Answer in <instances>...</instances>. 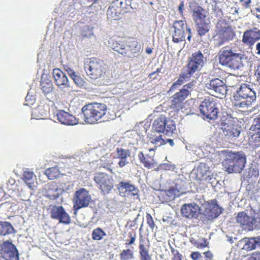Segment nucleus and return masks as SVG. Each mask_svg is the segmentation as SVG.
Returning <instances> with one entry per match:
<instances>
[{"mask_svg": "<svg viewBox=\"0 0 260 260\" xmlns=\"http://www.w3.org/2000/svg\"><path fill=\"white\" fill-rule=\"evenodd\" d=\"M109 45L113 50L128 58L138 57L141 49V44L137 39L134 38L126 40H116L111 38Z\"/></svg>", "mask_w": 260, "mask_h": 260, "instance_id": "obj_1", "label": "nucleus"}, {"mask_svg": "<svg viewBox=\"0 0 260 260\" xmlns=\"http://www.w3.org/2000/svg\"><path fill=\"white\" fill-rule=\"evenodd\" d=\"M107 112V106L102 103H90L84 106L82 108L84 121L89 124L98 123L106 120Z\"/></svg>", "mask_w": 260, "mask_h": 260, "instance_id": "obj_2", "label": "nucleus"}, {"mask_svg": "<svg viewBox=\"0 0 260 260\" xmlns=\"http://www.w3.org/2000/svg\"><path fill=\"white\" fill-rule=\"evenodd\" d=\"M108 68L107 64L103 60L96 57L87 58L84 63V69L87 76L93 80L104 77Z\"/></svg>", "mask_w": 260, "mask_h": 260, "instance_id": "obj_3", "label": "nucleus"}, {"mask_svg": "<svg viewBox=\"0 0 260 260\" xmlns=\"http://www.w3.org/2000/svg\"><path fill=\"white\" fill-rule=\"evenodd\" d=\"M246 157L240 152H229L222 162L225 171L229 173H241L246 163Z\"/></svg>", "mask_w": 260, "mask_h": 260, "instance_id": "obj_4", "label": "nucleus"}, {"mask_svg": "<svg viewBox=\"0 0 260 260\" xmlns=\"http://www.w3.org/2000/svg\"><path fill=\"white\" fill-rule=\"evenodd\" d=\"M218 59L220 64L231 69L238 70L242 66L241 55L226 47L222 48L219 51Z\"/></svg>", "mask_w": 260, "mask_h": 260, "instance_id": "obj_5", "label": "nucleus"}, {"mask_svg": "<svg viewBox=\"0 0 260 260\" xmlns=\"http://www.w3.org/2000/svg\"><path fill=\"white\" fill-rule=\"evenodd\" d=\"M235 35V34L231 26L225 22L219 21L216 25L213 40L218 46H220L232 40Z\"/></svg>", "mask_w": 260, "mask_h": 260, "instance_id": "obj_6", "label": "nucleus"}, {"mask_svg": "<svg viewBox=\"0 0 260 260\" xmlns=\"http://www.w3.org/2000/svg\"><path fill=\"white\" fill-rule=\"evenodd\" d=\"M221 125L223 134L228 139L237 138L240 134L241 127L231 116L227 115L223 117Z\"/></svg>", "mask_w": 260, "mask_h": 260, "instance_id": "obj_7", "label": "nucleus"}, {"mask_svg": "<svg viewBox=\"0 0 260 260\" xmlns=\"http://www.w3.org/2000/svg\"><path fill=\"white\" fill-rule=\"evenodd\" d=\"M200 110L206 118L216 119L218 114L216 99L212 96L205 98L200 105Z\"/></svg>", "mask_w": 260, "mask_h": 260, "instance_id": "obj_8", "label": "nucleus"}, {"mask_svg": "<svg viewBox=\"0 0 260 260\" xmlns=\"http://www.w3.org/2000/svg\"><path fill=\"white\" fill-rule=\"evenodd\" d=\"M153 129L156 132L172 134L176 129L175 122L164 115H160L153 122Z\"/></svg>", "mask_w": 260, "mask_h": 260, "instance_id": "obj_9", "label": "nucleus"}, {"mask_svg": "<svg viewBox=\"0 0 260 260\" xmlns=\"http://www.w3.org/2000/svg\"><path fill=\"white\" fill-rule=\"evenodd\" d=\"M93 180L98 188L103 194L109 193L114 187V180L112 177L106 173H95Z\"/></svg>", "mask_w": 260, "mask_h": 260, "instance_id": "obj_10", "label": "nucleus"}, {"mask_svg": "<svg viewBox=\"0 0 260 260\" xmlns=\"http://www.w3.org/2000/svg\"><path fill=\"white\" fill-rule=\"evenodd\" d=\"M117 189L120 196L134 200L140 199V191L138 187L130 181H120L117 185Z\"/></svg>", "mask_w": 260, "mask_h": 260, "instance_id": "obj_11", "label": "nucleus"}, {"mask_svg": "<svg viewBox=\"0 0 260 260\" xmlns=\"http://www.w3.org/2000/svg\"><path fill=\"white\" fill-rule=\"evenodd\" d=\"M90 201L91 196L86 189L81 188L76 191L73 200L74 214H76L79 209L88 207Z\"/></svg>", "mask_w": 260, "mask_h": 260, "instance_id": "obj_12", "label": "nucleus"}, {"mask_svg": "<svg viewBox=\"0 0 260 260\" xmlns=\"http://www.w3.org/2000/svg\"><path fill=\"white\" fill-rule=\"evenodd\" d=\"M193 86V82H189L184 85L179 91L173 95L171 105L172 109L178 111L183 108V102L190 93L188 89L191 88Z\"/></svg>", "mask_w": 260, "mask_h": 260, "instance_id": "obj_13", "label": "nucleus"}, {"mask_svg": "<svg viewBox=\"0 0 260 260\" xmlns=\"http://www.w3.org/2000/svg\"><path fill=\"white\" fill-rule=\"evenodd\" d=\"M174 31L173 34V41L179 43L185 40V29L188 32L187 40L190 41L191 38V29L187 27L186 21L183 20L175 21L173 24Z\"/></svg>", "mask_w": 260, "mask_h": 260, "instance_id": "obj_14", "label": "nucleus"}, {"mask_svg": "<svg viewBox=\"0 0 260 260\" xmlns=\"http://www.w3.org/2000/svg\"><path fill=\"white\" fill-rule=\"evenodd\" d=\"M19 260V254L16 246L9 241L0 244V260Z\"/></svg>", "mask_w": 260, "mask_h": 260, "instance_id": "obj_15", "label": "nucleus"}, {"mask_svg": "<svg viewBox=\"0 0 260 260\" xmlns=\"http://www.w3.org/2000/svg\"><path fill=\"white\" fill-rule=\"evenodd\" d=\"M236 221L243 230L247 231H252L254 226H257L258 224H256V222L260 224V218L249 216L244 211L238 214Z\"/></svg>", "mask_w": 260, "mask_h": 260, "instance_id": "obj_16", "label": "nucleus"}, {"mask_svg": "<svg viewBox=\"0 0 260 260\" xmlns=\"http://www.w3.org/2000/svg\"><path fill=\"white\" fill-rule=\"evenodd\" d=\"M192 173L194 175V180L199 184L203 183L205 181L211 179L209 167L205 163H200L197 168L193 170Z\"/></svg>", "mask_w": 260, "mask_h": 260, "instance_id": "obj_17", "label": "nucleus"}, {"mask_svg": "<svg viewBox=\"0 0 260 260\" xmlns=\"http://www.w3.org/2000/svg\"><path fill=\"white\" fill-rule=\"evenodd\" d=\"M222 213V208L217 204L216 200H211L206 205L204 215L208 220L217 218Z\"/></svg>", "mask_w": 260, "mask_h": 260, "instance_id": "obj_18", "label": "nucleus"}, {"mask_svg": "<svg viewBox=\"0 0 260 260\" xmlns=\"http://www.w3.org/2000/svg\"><path fill=\"white\" fill-rule=\"evenodd\" d=\"M204 63V57L200 51L193 53L190 57L186 68L194 74Z\"/></svg>", "mask_w": 260, "mask_h": 260, "instance_id": "obj_19", "label": "nucleus"}, {"mask_svg": "<svg viewBox=\"0 0 260 260\" xmlns=\"http://www.w3.org/2000/svg\"><path fill=\"white\" fill-rule=\"evenodd\" d=\"M50 216L52 219H57L60 223L69 224L71 222V217L61 206H54L51 209Z\"/></svg>", "mask_w": 260, "mask_h": 260, "instance_id": "obj_20", "label": "nucleus"}, {"mask_svg": "<svg viewBox=\"0 0 260 260\" xmlns=\"http://www.w3.org/2000/svg\"><path fill=\"white\" fill-rule=\"evenodd\" d=\"M189 7L192 12V17L194 22L207 20L208 12L196 2H191Z\"/></svg>", "mask_w": 260, "mask_h": 260, "instance_id": "obj_21", "label": "nucleus"}, {"mask_svg": "<svg viewBox=\"0 0 260 260\" xmlns=\"http://www.w3.org/2000/svg\"><path fill=\"white\" fill-rule=\"evenodd\" d=\"M259 40H260V29L257 27L246 30L242 37V42L249 47L253 46Z\"/></svg>", "mask_w": 260, "mask_h": 260, "instance_id": "obj_22", "label": "nucleus"}, {"mask_svg": "<svg viewBox=\"0 0 260 260\" xmlns=\"http://www.w3.org/2000/svg\"><path fill=\"white\" fill-rule=\"evenodd\" d=\"M182 216L188 218H197L200 214V207L196 204H185L181 207Z\"/></svg>", "mask_w": 260, "mask_h": 260, "instance_id": "obj_23", "label": "nucleus"}, {"mask_svg": "<svg viewBox=\"0 0 260 260\" xmlns=\"http://www.w3.org/2000/svg\"><path fill=\"white\" fill-rule=\"evenodd\" d=\"M250 129L251 135L249 142L252 145L257 146L260 143V114L254 119Z\"/></svg>", "mask_w": 260, "mask_h": 260, "instance_id": "obj_24", "label": "nucleus"}, {"mask_svg": "<svg viewBox=\"0 0 260 260\" xmlns=\"http://www.w3.org/2000/svg\"><path fill=\"white\" fill-rule=\"evenodd\" d=\"M120 6L121 5L116 0L112 2L107 12L108 19L117 20L122 17L124 14L121 10Z\"/></svg>", "mask_w": 260, "mask_h": 260, "instance_id": "obj_25", "label": "nucleus"}, {"mask_svg": "<svg viewBox=\"0 0 260 260\" xmlns=\"http://www.w3.org/2000/svg\"><path fill=\"white\" fill-rule=\"evenodd\" d=\"M206 87L221 95H224L226 91L225 84L222 80L219 78H215L210 80L206 84Z\"/></svg>", "mask_w": 260, "mask_h": 260, "instance_id": "obj_26", "label": "nucleus"}, {"mask_svg": "<svg viewBox=\"0 0 260 260\" xmlns=\"http://www.w3.org/2000/svg\"><path fill=\"white\" fill-rule=\"evenodd\" d=\"M56 116L58 120L65 125H73L78 123V120L75 116L64 110H59Z\"/></svg>", "mask_w": 260, "mask_h": 260, "instance_id": "obj_27", "label": "nucleus"}, {"mask_svg": "<svg viewBox=\"0 0 260 260\" xmlns=\"http://www.w3.org/2000/svg\"><path fill=\"white\" fill-rule=\"evenodd\" d=\"M53 76L56 85L66 88L69 86V82L66 74L59 69L56 68L53 70Z\"/></svg>", "mask_w": 260, "mask_h": 260, "instance_id": "obj_28", "label": "nucleus"}, {"mask_svg": "<svg viewBox=\"0 0 260 260\" xmlns=\"http://www.w3.org/2000/svg\"><path fill=\"white\" fill-rule=\"evenodd\" d=\"M254 102L237 93L234 94L232 100V104L235 107L241 109H247L251 107Z\"/></svg>", "mask_w": 260, "mask_h": 260, "instance_id": "obj_29", "label": "nucleus"}, {"mask_svg": "<svg viewBox=\"0 0 260 260\" xmlns=\"http://www.w3.org/2000/svg\"><path fill=\"white\" fill-rule=\"evenodd\" d=\"M131 151L129 149H125L121 147H117L116 149V157L119 159L118 165L120 168H123L128 164V158L131 156Z\"/></svg>", "mask_w": 260, "mask_h": 260, "instance_id": "obj_30", "label": "nucleus"}, {"mask_svg": "<svg viewBox=\"0 0 260 260\" xmlns=\"http://www.w3.org/2000/svg\"><path fill=\"white\" fill-rule=\"evenodd\" d=\"M236 93L249 99L250 101L256 100V93L249 84H242Z\"/></svg>", "mask_w": 260, "mask_h": 260, "instance_id": "obj_31", "label": "nucleus"}, {"mask_svg": "<svg viewBox=\"0 0 260 260\" xmlns=\"http://www.w3.org/2000/svg\"><path fill=\"white\" fill-rule=\"evenodd\" d=\"M138 156L140 161L147 169L153 168L156 164L154 159V153L152 154H144L143 152H140Z\"/></svg>", "mask_w": 260, "mask_h": 260, "instance_id": "obj_32", "label": "nucleus"}, {"mask_svg": "<svg viewBox=\"0 0 260 260\" xmlns=\"http://www.w3.org/2000/svg\"><path fill=\"white\" fill-rule=\"evenodd\" d=\"M59 196V189L56 183L54 182L48 183L46 187L45 196L50 200H54Z\"/></svg>", "mask_w": 260, "mask_h": 260, "instance_id": "obj_33", "label": "nucleus"}, {"mask_svg": "<svg viewBox=\"0 0 260 260\" xmlns=\"http://www.w3.org/2000/svg\"><path fill=\"white\" fill-rule=\"evenodd\" d=\"M198 34L200 36L205 35L209 32L210 26V21L209 18L207 20L195 22Z\"/></svg>", "mask_w": 260, "mask_h": 260, "instance_id": "obj_34", "label": "nucleus"}, {"mask_svg": "<svg viewBox=\"0 0 260 260\" xmlns=\"http://www.w3.org/2000/svg\"><path fill=\"white\" fill-rule=\"evenodd\" d=\"M260 237H254V238H245L243 239V241L245 242V244L243 245V249L250 251L255 249L256 245L259 242Z\"/></svg>", "mask_w": 260, "mask_h": 260, "instance_id": "obj_35", "label": "nucleus"}, {"mask_svg": "<svg viewBox=\"0 0 260 260\" xmlns=\"http://www.w3.org/2000/svg\"><path fill=\"white\" fill-rule=\"evenodd\" d=\"M144 242L143 239L140 241L139 249L140 259L152 260L151 255L149 253L148 248L144 244Z\"/></svg>", "mask_w": 260, "mask_h": 260, "instance_id": "obj_36", "label": "nucleus"}, {"mask_svg": "<svg viewBox=\"0 0 260 260\" xmlns=\"http://www.w3.org/2000/svg\"><path fill=\"white\" fill-rule=\"evenodd\" d=\"M162 194L166 196V201H171L180 196V191L177 187H171L169 189L164 190Z\"/></svg>", "mask_w": 260, "mask_h": 260, "instance_id": "obj_37", "label": "nucleus"}, {"mask_svg": "<svg viewBox=\"0 0 260 260\" xmlns=\"http://www.w3.org/2000/svg\"><path fill=\"white\" fill-rule=\"evenodd\" d=\"M41 88L45 94L51 93L53 89V84L51 81L48 78L42 77L40 82Z\"/></svg>", "mask_w": 260, "mask_h": 260, "instance_id": "obj_38", "label": "nucleus"}, {"mask_svg": "<svg viewBox=\"0 0 260 260\" xmlns=\"http://www.w3.org/2000/svg\"><path fill=\"white\" fill-rule=\"evenodd\" d=\"M14 229L9 222H0V235L5 236L12 234Z\"/></svg>", "mask_w": 260, "mask_h": 260, "instance_id": "obj_39", "label": "nucleus"}, {"mask_svg": "<svg viewBox=\"0 0 260 260\" xmlns=\"http://www.w3.org/2000/svg\"><path fill=\"white\" fill-rule=\"evenodd\" d=\"M45 174L50 180H53L58 177L60 175V171L57 166L49 168L45 171Z\"/></svg>", "mask_w": 260, "mask_h": 260, "instance_id": "obj_40", "label": "nucleus"}, {"mask_svg": "<svg viewBox=\"0 0 260 260\" xmlns=\"http://www.w3.org/2000/svg\"><path fill=\"white\" fill-rule=\"evenodd\" d=\"M34 172L30 171H25L23 172L22 179L27 184L29 188L34 183Z\"/></svg>", "mask_w": 260, "mask_h": 260, "instance_id": "obj_41", "label": "nucleus"}, {"mask_svg": "<svg viewBox=\"0 0 260 260\" xmlns=\"http://www.w3.org/2000/svg\"><path fill=\"white\" fill-rule=\"evenodd\" d=\"M149 141L153 144L161 146L166 144V141L162 139L161 135H154L149 137Z\"/></svg>", "mask_w": 260, "mask_h": 260, "instance_id": "obj_42", "label": "nucleus"}, {"mask_svg": "<svg viewBox=\"0 0 260 260\" xmlns=\"http://www.w3.org/2000/svg\"><path fill=\"white\" fill-rule=\"evenodd\" d=\"M106 236V233L100 228L94 229L91 233V237L93 240L100 241Z\"/></svg>", "mask_w": 260, "mask_h": 260, "instance_id": "obj_43", "label": "nucleus"}, {"mask_svg": "<svg viewBox=\"0 0 260 260\" xmlns=\"http://www.w3.org/2000/svg\"><path fill=\"white\" fill-rule=\"evenodd\" d=\"M121 5L120 7L124 14L129 12L132 9V0H116Z\"/></svg>", "mask_w": 260, "mask_h": 260, "instance_id": "obj_44", "label": "nucleus"}, {"mask_svg": "<svg viewBox=\"0 0 260 260\" xmlns=\"http://www.w3.org/2000/svg\"><path fill=\"white\" fill-rule=\"evenodd\" d=\"M121 260H131L134 258V253L129 249L123 250L119 254Z\"/></svg>", "mask_w": 260, "mask_h": 260, "instance_id": "obj_45", "label": "nucleus"}, {"mask_svg": "<svg viewBox=\"0 0 260 260\" xmlns=\"http://www.w3.org/2000/svg\"><path fill=\"white\" fill-rule=\"evenodd\" d=\"M193 74L192 72L187 69L186 72H182L180 74L178 79L184 83L185 81H188Z\"/></svg>", "mask_w": 260, "mask_h": 260, "instance_id": "obj_46", "label": "nucleus"}, {"mask_svg": "<svg viewBox=\"0 0 260 260\" xmlns=\"http://www.w3.org/2000/svg\"><path fill=\"white\" fill-rule=\"evenodd\" d=\"M172 255L171 260H184L182 254L173 246H170Z\"/></svg>", "mask_w": 260, "mask_h": 260, "instance_id": "obj_47", "label": "nucleus"}, {"mask_svg": "<svg viewBox=\"0 0 260 260\" xmlns=\"http://www.w3.org/2000/svg\"><path fill=\"white\" fill-rule=\"evenodd\" d=\"M259 175V171L257 168H249L247 171V178L256 179Z\"/></svg>", "mask_w": 260, "mask_h": 260, "instance_id": "obj_48", "label": "nucleus"}, {"mask_svg": "<svg viewBox=\"0 0 260 260\" xmlns=\"http://www.w3.org/2000/svg\"><path fill=\"white\" fill-rule=\"evenodd\" d=\"M36 110L40 114V118L43 119L47 116L49 113V108L48 105H46V106H45L44 107H43L42 106H39L38 107Z\"/></svg>", "mask_w": 260, "mask_h": 260, "instance_id": "obj_49", "label": "nucleus"}, {"mask_svg": "<svg viewBox=\"0 0 260 260\" xmlns=\"http://www.w3.org/2000/svg\"><path fill=\"white\" fill-rule=\"evenodd\" d=\"M75 83L78 86L82 87L85 86L86 82L80 76L77 74L72 78Z\"/></svg>", "mask_w": 260, "mask_h": 260, "instance_id": "obj_50", "label": "nucleus"}, {"mask_svg": "<svg viewBox=\"0 0 260 260\" xmlns=\"http://www.w3.org/2000/svg\"><path fill=\"white\" fill-rule=\"evenodd\" d=\"M245 260H260V252L255 251L251 254L247 255Z\"/></svg>", "mask_w": 260, "mask_h": 260, "instance_id": "obj_51", "label": "nucleus"}, {"mask_svg": "<svg viewBox=\"0 0 260 260\" xmlns=\"http://www.w3.org/2000/svg\"><path fill=\"white\" fill-rule=\"evenodd\" d=\"M146 218L147 221V223L148 224L149 226L151 229V230H153L155 226V224L153 220V219L149 213H147L146 215Z\"/></svg>", "mask_w": 260, "mask_h": 260, "instance_id": "obj_52", "label": "nucleus"}, {"mask_svg": "<svg viewBox=\"0 0 260 260\" xmlns=\"http://www.w3.org/2000/svg\"><path fill=\"white\" fill-rule=\"evenodd\" d=\"M128 237L131 238L129 241H127L126 244L132 245L134 243L136 239V234L135 233L129 232L128 233Z\"/></svg>", "mask_w": 260, "mask_h": 260, "instance_id": "obj_53", "label": "nucleus"}, {"mask_svg": "<svg viewBox=\"0 0 260 260\" xmlns=\"http://www.w3.org/2000/svg\"><path fill=\"white\" fill-rule=\"evenodd\" d=\"M239 2L244 9H248L250 7L251 0H239Z\"/></svg>", "mask_w": 260, "mask_h": 260, "instance_id": "obj_54", "label": "nucleus"}, {"mask_svg": "<svg viewBox=\"0 0 260 260\" xmlns=\"http://www.w3.org/2000/svg\"><path fill=\"white\" fill-rule=\"evenodd\" d=\"M64 69L65 71L68 73L69 75L72 78L76 74V72L70 67L68 66H65L64 67Z\"/></svg>", "mask_w": 260, "mask_h": 260, "instance_id": "obj_55", "label": "nucleus"}, {"mask_svg": "<svg viewBox=\"0 0 260 260\" xmlns=\"http://www.w3.org/2000/svg\"><path fill=\"white\" fill-rule=\"evenodd\" d=\"M208 244L209 243L207 241V240L204 239L203 242H201V243L198 242V243H196L195 245H196L197 248H198L199 249H201V248H203L207 247L208 245Z\"/></svg>", "mask_w": 260, "mask_h": 260, "instance_id": "obj_56", "label": "nucleus"}, {"mask_svg": "<svg viewBox=\"0 0 260 260\" xmlns=\"http://www.w3.org/2000/svg\"><path fill=\"white\" fill-rule=\"evenodd\" d=\"M190 257L193 260H199L202 258L201 254L198 251L192 252L190 254Z\"/></svg>", "mask_w": 260, "mask_h": 260, "instance_id": "obj_57", "label": "nucleus"}, {"mask_svg": "<svg viewBox=\"0 0 260 260\" xmlns=\"http://www.w3.org/2000/svg\"><path fill=\"white\" fill-rule=\"evenodd\" d=\"M183 84V83L181 81L177 79V81L172 84L170 88V90H175L178 88V86H181Z\"/></svg>", "mask_w": 260, "mask_h": 260, "instance_id": "obj_58", "label": "nucleus"}, {"mask_svg": "<svg viewBox=\"0 0 260 260\" xmlns=\"http://www.w3.org/2000/svg\"><path fill=\"white\" fill-rule=\"evenodd\" d=\"M255 75L256 77V80L260 85V65L257 67L255 71Z\"/></svg>", "mask_w": 260, "mask_h": 260, "instance_id": "obj_59", "label": "nucleus"}, {"mask_svg": "<svg viewBox=\"0 0 260 260\" xmlns=\"http://www.w3.org/2000/svg\"><path fill=\"white\" fill-rule=\"evenodd\" d=\"M184 9V5L183 2H181L178 6V11L181 15H183V10Z\"/></svg>", "mask_w": 260, "mask_h": 260, "instance_id": "obj_60", "label": "nucleus"}, {"mask_svg": "<svg viewBox=\"0 0 260 260\" xmlns=\"http://www.w3.org/2000/svg\"><path fill=\"white\" fill-rule=\"evenodd\" d=\"M204 254L205 257L207 258L212 259L213 258V254L209 250L205 252Z\"/></svg>", "mask_w": 260, "mask_h": 260, "instance_id": "obj_61", "label": "nucleus"}, {"mask_svg": "<svg viewBox=\"0 0 260 260\" xmlns=\"http://www.w3.org/2000/svg\"><path fill=\"white\" fill-rule=\"evenodd\" d=\"M161 68H157L155 71H154L151 73H150L148 75L150 78H153V76L156 73H158L160 72Z\"/></svg>", "mask_w": 260, "mask_h": 260, "instance_id": "obj_62", "label": "nucleus"}, {"mask_svg": "<svg viewBox=\"0 0 260 260\" xmlns=\"http://www.w3.org/2000/svg\"><path fill=\"white\" fill-rule=\"evenodd\" d=\"M256 50L257 51L256 54L260 55V42L257 43L256 45Z\"/></svg>", "mask_w": 260, "mask_h": 260, "instance_id": "obj_63", "label": "nucleus"}, {"mask_svg": "<svg viewBox=\"0 0 260 260\" xmlns=\"http://www.w3.org/2000/svg\"><path fill=\"white\" fill-rule=\"evenodd\" d=\"M166 142V143L167 142L169 143L171 146H173L174 145V143L172 139H167Z\"/></svg>", "mask_w": 260, "mask_h": 260, "instance_id": "obj_64", "label": "nucleus"}]
</instances>
